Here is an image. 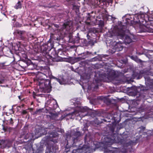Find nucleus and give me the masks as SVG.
<instances>
[{
    "instance_id": "f257e3e1",
    "label": "nucleus",
    "mask_w": 153,
    "mask_h": 153,
    "mask_svg": "<svg viewBox=\"0 0 153 153\" xmlns=\"http://www.w3.org/2000/svg\"><path fill=\"white\" fill-rule=\"evenodd\" d=\"M123 19H125V21H123L121 25H116L111 31V36H120L123 38L126 33H128L129 30L128 29L127 25H130L133 27L134 24V15H127L122 17Z\"/></svg>"
},
{
    "instance_id": "f03ea898",
    "label": "nucleus",
    "mask_w": 153,
    "mask_h": 153,
    "mask_svg": "<svg viewBox=\"0 0 153 153\" xmlns=\"http://www.w3.org/2000/svg\"><path fill=\"white\" fill-rule=\"evenodd\" d=\"M80 102L79 101H76L74 102V104L75 106V109L74 111L67 114L65 116H71L70 117V119H73L74 116L78 117L79 116L81 118L85 117L86 115L87 112L89 110V108L87 107H82L80 105Z\"/></svg>"
},
{
    "instance_id": "7ed1b4c3",
    "label": "nucleus",
    "mask_w": 153,
    "mask_h": 153,
    "mask_svg": "<svg viewBox=\"0 0 153 153\" xmlns=\"http://www.w3.org/2000/svg\"><path fill=\"white\" fill-rule=\"evenodd\" d=\"M118 72L113 70L110 69L107 71V73L99 74V77L95 78L94 83L95 84L94 88H97L101 85V82L104 80L105 78L113 79L119 76Z\"/></svg>"
},
{
    "instance_id": "20e7f679",
    "label": "nucleus",
    "mask_w": 153,
    "mask_h": 153,
    "mask_svg": "<svg viewBox=\"0 0 153 153\" xmlns=\"http://www.w3.org/2000/svg\"><path fill=\"white\" fill-rule=\"evenodd\" d=\"M58 135V134L56 132H52L49 136L46 137V140L47 141H51L53 143L50 146H47L45 153H55L56 150L58 149V146L55 143H57V139L56 138Z\"/></svg>"
},
{
    "instance_id": "39448f33",
    "label": "nucleus",
    "mask_w": 153,
    "mask_h": 153,
    "mask_svg": "<svg viewBox=\"0 0 153 153\" xmlns=\"http://www.w3.org/2000/svg\"><path fill=\"white\" fill-rule=\"evenodd\" d=\"M40 91L44 93H49L51 90L50 80L42 78L38 80Z\"/></svg>"
},
{
    "instance_id": "423d86ee",
    "label": "nucleus",
    "mask_w": 153,
    "mask_h": 153,
    "mask_svg": "<svg viewBox=\"0 0 153 153\" xmlns=\"http://www.w3.org/2000/svg\"><path fill=\"white\" fill-rule=\"evenodd\" d=\"M57 56L56 52L55 49L51 48V49L49 50L48 54L46 57L48 59V62L51 61V60L52 61L55 62H59L61 61V60L58 58H56Z\"/></svg>"
},
{
    "instance_id": "0eeeda50",
    "label": "nucleus",
    "mask_w": 153,
    "mask_h": 153,
    "mask_svg": "<svg viewBox=\"0 0 153 153\" xmlns=\"http://www.w3.org/2000/svg\"><path fill=\"white\" fill-rule=\"evenodd\" d=\"M11 59L7 56H1L2 62H0V69H4L5 67L9 65L13 62Z\"/></svg>"
},
{
    "instance_id": "6e6552de",
    "label": "nucleus",
    "mask_w": 153,
    "mask_h": 153,
    "mask_svg": "<svg viewBox=\"0 0 153 153\" xmlns=\"http://www.w3.org/2000/svg\"><path fill=\"white\" fill-rule=\"evenodd\" d=\"M116 138L112 137L111 138L109 137L106 136L104 138V140L102 141L103 143L107 146L109 147L114 142L116 141Z\"/></svg>"
},
{
    "instance_id": "1a4fd4ad",
    "label": "nucleus",
    "mask_w": 153,
    "mask_h": 153,
    "mask_svg": "<svg viewBox=\"0 0 153 153\" xmlns=\"http://www.w3.org/2000/svg\"><path fill=\"white\" fill-rule=\"evenodd\" d=\"M49 44H45L40 47L41 52L43 54V55H45L46 57L48 51L51 49V47L49 45Z\"/></svg>"
},
{
    "instance_id": "9d476101",
    "label": "nucleus",
    "mask_w": 153,
    "mask_h": 153,
    "mask_svg": "<svg viewBox=\"0 0 153 153\" xmlns=\"http://www.w3.org/2000/svg\"><path fill=\"white\" fill-rule=\"evenodd\" d=\"M113 47L112 51L113 53L115 52L116 51H122L123 48V47L122 45V44L120 42H116L114 41L113 42Z\"/></svg>"
},
{
    "instance_id": "9b49d317",
    "label": "nucleus",
    "mask_w": 153,
    "mask_h": 153,
    "mask_svg": "<svg viewBox=\"0 0 153 153\" xmlns=\"http://www.w3.org/2000/svg\"><path fill=\"white\" fill-rule=\"evenodd\" d=\"M134 145V142L131 140L129 141L128 142H126L124 143L123 145L124 147H127V149L128 151L129 152L133 151V146Z\"/></svg>"
},
{
    "instance_id": "f8f14e48",
    "label": "nucleus",
    "mask_w": 153,
    "mask_h": 153,
    "mask_svg": "<svg viewBox=\"0 0 153 153\" xmlns=\"http://www.w3.org/2000/svg\"><path fill=\"white\" fill-rule=\"evenodd\" d=\"M0 145L3 147H10L11 145V142L7 140H0Z\"/></svg>"
},
{
    "instance_id": "ddd939ff",
    "label": "nucleus",
    "mask_w": 153,
    "mask_h": 153,
    "mask_svg": "<svg viewBox=\"0 0 153 153\" xmlns=\"http://www.w3.org/2000/svg\"><path fill=\"white\" fill-rule=\"evenodd\" d=\"M72 27V22L71 21H68L65 22L63 25L62 29H66L67 30H70Z\"/></svg>"
},
{
    "instance_id": "4468645a",
    "label": "nucleus",
    "mask_w": 153,
    "mask_h": 153,
    "mask_svg": "<svg viewBox=\"0 0 153 153\" xmlns=\"http://www.w3.org/2000/svg\"><path fill=\"white\" fill-rule=\"evenodd\" d=\"M58 107V105L56 100L50 101L49 107L51 109L55 110Z\"/></svg>"
},
{
    "instance_id": "2eb2a0df",
    "label": "nucleus",
    "mask_w": 153,
    "mask_h": 153,
    "mask_svg": "<svg viewBox=\"0 0 153 153\" xmlns=\"http://www.w3.org/2000/svg\"><path fill=\"white\" fill-rule=\"evenodd\" d=\"M27 68L30 70H33L36 68V65L33 63L30 60H28L26 63Z\"/></svg>"
},
{
    "instance_id": "dca6fc26",
    "label": "nucleus",
    "mask_w": 153,
    "mask_h": 153,
    "mask_svg": "<svg viewBox=\"0 0 153 153\" xmlns=\"http://www.w3.org/2000/svg\"><path fill=\"white\" fill-rule=\"evenodd\" d=\"M139 27L141 32H150L151 31L150 30V28L143 24H140Z\"/></svg>"
},
{
    "instance_id": "f3484780",
    "label": "nucleus",
    "mask_w": 153,
    "mask_h": 153,
    "mask_svg": "<svg viewBox=\"0 0 153 153\" xmlns=\"http://www.w3.org/2000/svg\"><path fill=\"white\" fill-rule=\"evenodd\" d=\"M94 3L97 5L102 7V6L104 5L106 2L105 0H94Z\"/></svg>"
},
{
    "instance_id": "a211bd4d",
    "label": "nucleus",
    "mask_w": 153,
    "mask_h": 153,
    "mask_svg": "<svg viewBox=\"0 0 153 153\" xmlns=\"http://www.w3.org/2000/svg\"><path fill=\"white\" fill-rule=\"evenodd\" d=\"M52 78L55 79L57 82H58L60 84H64L65 82V80L63 77L61 76L59 77L58 78H57L53 76H52Z\"/></svg>"
},
{
    "instance_id": "6ab92c4d",
    "label": "nucleus",
    "mask_w": 153,
    "mask_h": 153,
    "mask_svg": "<svg viewBox=\"0 0 153 153\" xmlns=\"http://www.w3.org/2000/svg\"><path fill=\"white\" fill-rule=\"evenodd\" d=\"M74 136H76V138H74L73 139L74 143H75L78 140L79 136H80L81 133L79 131H76V132H74Z\"/></svg>"
},
{
    "instance_id": "aec40b11",
    "label": "nucleus",
    "mask_w": 153,
    "mask_h": 153,
    "mask_svg": "<svg viewBox=\"0 0 153 153\" xmlns=\"http://www.w3.org/2000/svg\"><path fill=\"white\" fill-rule=\"evenodd\" d=\"M79 55L80 56L76 58V59H85L87 57V53L86 52L83 53H81L80 54H79Z\"/></svg>"
},
{
    "instance_id": "412c9836",
    "label": "nucleus",
    "mask_w": 153,
    "mask_h": 153,
    "mask_svg": "<svg viewBox=\"0 0 153 153\" xmlns=\"http://www.w3.org/2000/svg\"><path fill=\"white\" fill-rule=\"evenodd\" d=\"M85 148V146H83L81 149H74L73 150L72 153H81L83 152V151Z\"/></svg>"
},
{
    "instance_id": "4be33fe9",
    "label": "nucleus",
    "mask_w": 153,
    "mask_h": 153,
    "mask_svg": "<svg viewBox=\"0 0 153 153\" xmlns=\"http://www.w3.org/2000/svg\"><path fill=\"white\" fill-rule=\"evenodd\" d=\"M33 137L32 134L30 133H28L25 136L24 138L25 140L28 139V141L31 140Z\"/></svg>"
},
{
    "instance_id": "5701e85b",
    "label": "nucleus",
    "mask_w": 153,
    "mask_h": 153,
    "mask_svg": "<svg viewBox=\"0 0 153 153\" xmlns=\"http://www.w3.org/2000/svg\"><path fill=\"white\" fill-rule=\"evenodd\" d=\"M132 41V39L128 35H126L124 39V42L126 44H128Z\"/></svg>"
},
{
    "instance_id": "b1692460",
    "label": "nucleus",
    "mask_w": 153,
    "mask_h": 153,
    "mask_svg": "<svg viewBox=\"0 0 153 153\" xmlns=\"http://www.w3.org/2000/svg\"><path fill=\"white\" fill-rule=\"evenodd\" d=\"M22 1H19L14 6V7L16 9H21L22 7Z\"/></svg>"
},
{
    "instance_id": "393cba45",
    "label": "nucleus",
    "mask_w": 153,
    "mask_h": 153,
    "mask_svg": "<svg viewBox=\"0 0 153 153\" xmlns=\"http://www.w3.org/2000/svg\"><path fill=\"white\" fill-rule=\"evenodd\" d=\"M72 4L73 5V9L74 10L76 13L78 12L79 11V7L75 4L73 3Z\"/></svg>"
},
{
    "instance_id": "a878e982",
    "label": "nucleus",
    "mask_w": 153,
    "mask_h": 153,
    "mask_svg": "<svg viewBox=\"0 0 153 153\" xmlns=\"http://www.w3.org/2000/svg\"><path fill=\"white\" fill-rule=\"evenodd\" d=\"M51 115L50 116V117L52 119H56L58 115L59 114L57 113H50Z\"/></svg>"
},
{
    "instance_id": "bb28decb",
    "label": "nucleus",
    "mask_w": 153,
    "mask_h": 153,
    "mask_svg": "<svg viewBox=\"0 0 153 153\" xmlns=\"http://www.w3.org/2000/svg\"><path fill=\"white\" fill-rule=\"evenodd\" d=\"M16 33L18 35L21 37H22L24 36V34L25 33V32L24 31L18 30L16 31Z\"/></svg>"
},
{
    "instance_id": "cd10ccee",
    "label": "nucleus",
    "mask_w": 153,
    "mask_h": 153,
    "mask_svg": "<svg viewBox=\"0 0 153 153\" xmlns=\"http://www.w3.org/2000/svg\"><path fill=\"white\" fill-rule=\"evenodd\" d=\"M46 112V113H48V110H47V109H45V110H44V109L43 108H42L41 109H39L38 110H37L36 111V113H41V112Z\"/></svg>"
},
{
    "instance_id": "c85d7f7f",
    "label": "nucleus",
    "mask_w": 153,
    "mask_h": 153,
    "mask_svg": "<svg viewBox=\"0 0 153 153\" xmlns=\"http://www.w3.org/2000/svg\"><path fill=\"white\" fill-rule=\"evenodd\" d=\"M111 102V99L108 98H105L104 100V102L108 105Z\"/></svg>"
},
{
    "instance_id": "c756f323",
    "label": "nucleus",
    "mask_w": 153,
    "mask_h": 153,
    "mask_svg": "<svg viewBox=\"0 0 153 153\" xmlns=\"http://www.w3.org/2000/svg\"><path fill=\"white\" fill-rule=\"evenodd\" d=\"M93 13H94V12L93 11H92L91 13H88V16L87 17V21H90L91 20V17H92V15H91V14Z\"/></svg>"
},
{
    "instance_id": "7c9ffc66",
    "label": "nucleus",
    "mask_w": 153,
    "mask_h": 153,
    "mask_svg": "<svg viewBox=\"0 0 153 153\" xmlns=\"http://www.w3.org/2000/svg\"><path fill=\"white\" fill-rule=\"evenodd\" d=\"M43 150V147L40 146L39 148H38L37 150V152L38 153H41Z\"/></svg>"
},
{
    "instance_id": "2f4dec72",
    "label": "nucleus",
    "mask_w": 153,
    "mask_h": 153,
    "mask_svg": "<svg viewBox=\"0 0 153 153\" xmlns=\"http://www.w3.org/2000/svg\"><path fill=\"white\" fill-rule=\"evenodd\" d=\"M110 117H111V119H112V117H109V118H106L103 119V121L104 122H111Z\"/></svg>"
},
{
    "instance_id": "473e14b6",
    "label": "nucleus",
    "mask_w": 153,
    "mask_h": 153,
    "mask_svg": "<svg viewBox=\"0 0 153 153\" xmlns=\"http://www.w3.org/2000/svg\"><path fill=\"white\" fill-rule=\"evenodd\" d=\"M8 123L11 125H13V120L12 118H11L10 120H8Z\"/></svg>"
},
{
    "instance_id": "72a5a7b5",
    "label": "nucleus",
    "mask_w": 153,
    "mask_h": 153,
    "mask_svg": "<svg viewBox=\"0 0 153 153\" xmlns=\"http://www.w3.org/2000/svg\"><path fill=\"white\" fill-rule=\"evenodd\" d=\"M67 142H68V141H67ZM68 143H67L66 144V145L65 146V151L67 152V153L69 151V149L68 148L67 145H68Z\"/></svg>"
},
{
    "instance_id": "f704fd0d",
    "label": "nucleus",
    "mask_w": 153,
    "mask_h": 153,
    "mask_svg": "<svg viewBox=\"0 0 153 153\" xmlns=\"http://www.w3.org/2000/svg\"><path fill=\"white\" fill-rule=\"evenodd\" d=\"M4 77H2V78L0 79V84H2L4 82Z\"/></svg>"
},
{
    "instance_id": "c9c22d12",
    "label": "nucleus",
    "mask_w": 153,
    "mask_h": 153,
    "mask_svg": "<svg viewBox=\"0 0 153 153\" xmlns=\"http://www.w3.org/2000/svg\"><path fill=\"white\" fill-rule=\"evenodd\" d=\"M145 128L143 126H141L138 129H140V130H139L140 132H141L142 131H143Z\"/></svg>"
},
{
    "instance_id": "e433bc0d",
    "label": "nucleus",
    "mask_w": 153,
    "mask_h": 153,
    "mask_svg": "<svg viewBox=\"0 0 153 153\" xmlns=\"http://www.w3.org/2000/svg\"><path fill=\"white\" fill-rule=\"evenodd\" d=\"M97 59V57H95L94 58H93L91 59V61H94L96 60Z\"/></svg>"
},
{
    "instance_id": "4c0bfd02",
    "label": "nucleus",
    "mask_w": 153,
    "mask_h": 153,
    "mask_svg": "<svg viewBox=\"0 0 153 153\" xmlns=\"http://www.w3.org/2000/svg\"><path fill=\"white\" fill-rule=\"evenodd\" d=\"M17 16L16 15L14 16H13V18L12 19V20L15 21H16V19L17 18Z\"/></svg>"
},
{
    "instance_id": "58836bf2",
    "label": "nucleus",
    "mask_w": 153,
    "mask_h": 153,
    "mask_svg": "<svg viewBox=\"0 0 153 153\" xmlns=\"http://www.w3.org/2000/svg\"><path fill=\"white\" fill-rule=\"evenodd\" d=\"M141 15H137V14L134 15V17H136L137 18L139 19Z\"/></svg>"
},
{
    "instance_id": "ea45409f",
    "label": "nucleus",
    "mask_w": 153,
    "mask_h": 153,
    "mask_svg": "<svg viewBox=\"0 0 153 153\" xmlns=\"http://www.w3.org/2000/svg\"><path fill=\"white\" fill-rule=\"evenodd\" d=\"M10 16H11V17H13L14 16H15V15H14L12 13V11H10V14H9Z\"/></svg>"
},
{
    "instance_id": "a19ab883",
    "label": "nucleus",
    "mask_w": 153,
    "mask_h": 153,
    "mask_svg": "<svg viewBox=\"0 0 153 153\" xmlns=\"http://www.w3.org/2000/svg\"><path fill=\"white\" fill-rule=\"evenodd\" d=\"M37 95L39 96H40L41 97H47V96L45 95L44 94H38Z\"/></svg>"
},
{
    "instance_id": "79ce46f5",
    "label": "nucleus",
    "mask_w": 153,
    "mask_h": 153,
    "mask_svg": "<svg viewBox=\"0 0 153 153\" xmlns=\"http://www.w3.org/2000/svg\"><path fill=\"white\" fill-rule=\"evenodd\" d=\"M109 16L111 17L112 21L116 19V18L115 17H113L112 16Z\"/></svg>"
},
{
    "instance_id": "37998d69",
    "label": "nucleus",
    "mask_w": 153,
    "mask_h": 153,
    "mask_svg": "<svg viewBox=\"0 0 153 153\" xmlns=\"http://www.w3.org/2000/svg\"><path fill=\"white\" fill-rule=\"evenodd\" d=\"M128 56L132 59L134 60V56H133L128 55Z\"/></svg>"
},
{
    "instance_id": "c03bdc74",
    "label": "nucleus",
    "mask_w": 153,
    "mask_h": 153,
    "mask_svg": "<svg viewBox=\"0 0 153 153\" xmlns=\"http://www.w3.org/2000/svg\"><path fill=\"white\" fill-rule=\"evenodd\" d=\"M49 69L48 67H47V68L45 70V72H48V73L49 72Z\"/></svg>"
},
{
    "instance_id": "a18cd8bd",
    "label": "nucleus",
    "mask_w": 153,
    "mask_h": 153,
    "mask_svg": "<svg viewBox=\"0 0 153 153\" xmlns=\"http://www.w3.org/2000/svg\"><path fill=\"white\" fill-rule=\"evenodd\" d=\"M121 60L124 63H126L127 62V61L126 60Z\"/></svg>"
},
{
    "instance_id": "49530a36",
    "label": "nucleus",
    "mask_w": 153,
    "mask_h": 153,
    "mask_svg": "<svg viewBox=\"0 0 153 153\" xmlns=\"http://www.w3.org/2000/svg\"><path fill=\"white\" fill-rule=\"evenodd\" d=\"M67 1L70 3V4L71 2H72L73 0H67Z\"/></svg>"
},
{
    "instance_id": "de8ad7c7",
    "label": "nucleus",
    "mask_w": 153,
    "mask_h": 153,
    "mask_svg": "<svg viewBox=\"0 0 153 153\" xmlns=\"http://www.w3.org/2000/svg\"><path fill=\"white\" fill-rule=\"evenodd\" d=\"M26 112H27L25 110H24L23 111V114H26Z\"/></svg>"
},
{
    "instance_id": "09e8293b",
    "label": "nucleus",
    "mask_w": 153,
    "mask_h": 153,
    "mask_svg": "<svg viewBox=\"0 0 153 153\" xmlns=\"http://www.w3.org/2000/svg\"><path fill=\"white\" fill-rule=\"evenodd\" d=\"M87 37L88 39H89L90 36L88 34H87Z\"/></svg>"
},
{
    "instance_id": "8fccbe9b",
    "label": "nucleus",
    "mask_w": 153,
    "mask_h": 153,
    "mask_svg": "<svg viewBox=\"0 0 153 153\" xmlns=\"http://www.w3.org/2000/svg\"><path fill=\"white\" fill-rule=\"evenodd\" d=\"M64 117H63V116H62L61 117V118L59 119V120H62L63 119V118H64Z\"/></svg>"
},
{
    "instance_id": "3c124183",
    "label": "nucleus",
    "mask_w": 153,
    "mask_h": 153,
    "mask_svg": "<svg viewBox=\"0 0 153 153\" xmlns=\"http://www.w3.org/2000/svg\"><path fill=\"white\" fill-rule=\"evenodd\" d=\"M19 98V99L20 100H21V97L20 96H18Z\"/></svg>"
},
{
    "instance_id": "603ef678",
    "label": "nucleus",
    "mask_w": 153,
    "mask_h": 153,
    "mask_svg": "<svg viewBox=\"0 0 153 153\" xmlns=\"http://www.w3.org/2000/svg\"><path fill=\"white\" fill-rule=\"evenodd\" d=\"M6 107V106H4L3 107V110H4V108Z\"/></svg>"
},
{
    "instance_id": "864d4df0",
    "label": "nucleus",
    "mask_w": 153,
    "mask_h": 153,
    "mask_svg": "<svg viewBox=\"0 0 153 153\" xmlns=\"http://www.w3.org/2000/svg\"><path fill=\"white\" fill-rule=\"evenodd\" d=\"M31 37H32V39H34V36H33L32 35V36H31Z\"/></svg>"
},
{
    "instance_id": "5fc2aeb1",
    "label": "nucleus",
    "mask_w": 153,
    "mask_h": 153,
    "mask_svg": "<svg viewBox=\"0 0 153 153\" xmlns=\"http://www.w3.org/2000/svg\"><path fill=\"white\" fill-rule=\"evenodd\" d=\"M136 23H138V22H140V20H139L138 21H137L136 22Z\"/></svg>"
},
{
    "instance_id": "6e6d98bb",
    "label": "nucleus",
    "mask_w": 153,
    "mask_h": 153,
    "mask_svg": "<svg viewBox=\"0 0 153 153\" xmlns=\"http://www.w3.org/2000/svg\"><path fill=\"white\" fill-rule=\"evenodd\" d=\"M86 23H87L88 24H90V22H87Z\"/></svg>"
},
{
    "instance_id": "4d7b16f0",
    "label": "nucleus",
    "mask_w": 153,
    "mask_h": 153,
    "mask_svg": "<svg viewBox=\"0 0 153 153\" xmlns=\"http://www.w3.org/2000/svg\"><path fill=\"white\" fill-rule=\"evenodd\" d=\"M4 15V16H6V14L4 13H2Z\"/></svg>"
},
{
    "instance_id": "13d9d810",
    "label": "nucleus",
    "mask_w": 153,
    "mask_h": 153,
    "mask_svg": "<svg viewBox=\"0 0 153 153\" xmlns=\"http://www.w3.org/2000/svg\"><path fill=\"white\" fill-rule=\"evenodd\" d=\"M134 74V71H133L132 75H133Z\"/></svg>"
},
{
    "instance_id": "bf43d9fd",
    "label": "nucleus",
    "mask_w": 153,
    "mask_h": 153,
    "mask_svg": "<svg viewBox=\"0 0 153 153\" xmlns=\"http://www.w3.org/2000/svg\"><path fill=\"white\" fill-rule=\"evenodd\" d=\"M33 97L34 98H35V97L34 96H33Z\"/></svg>"
},
{
    "instance_id": "052dcab7",
    "label": "nucleus",
    "mask_w": 153,
    "mask_h": 153,
    "mask_svg": "<svg viewBox=\"0 0 153 153\" xmlns=\"http://www.w3.org/2000/svg\"><path fill=\"white\" fill-rule=\"evenodd\" d=\"M88 148V147H87L86 148V149H87Z\"/></svg>"
},
{
    "instance_id": "680f3d73",
    "label": "nucleus",
    "mask_w": 153,
    "mask_h": 153,
    "mask_svg": "<svg viewBox=\"0 0 153 153\" xmlns=\"http://www.w3.org/2000/svg\"><path fill=\"white\" fill-rule=\"evenodd\" d=\"M94 53L95 54H96V52H95Z\"/></svg>"
},
{
    "instance_id": "e2e57ef3",
    "label": "nucleus",
    "mask_w": 153,
    "mask_h": 153,
    "mask_svg": "<svg viewBox=\"0 0 153 153\" xmlns=\"http://www.w3.org/2000/svg\"><path fill=\"white\" fill-rule=\"evenodd\" d=\"M126 71L125 72H124V73H126Z\"/></svg>"
},
{
    "instance_id": "0e129e2a",
    "label": "nucleus",
    "mask_w": 153,
    "mask_h": 153,
    "mask_svg": "<svg viewBox=\"0 0 153 153\" xmlns=\"http://www.w3.org/2000/svg\"><path fill=\"white\" fill-rule=\"evenodd\" d=\"M97 76V74H96L95 76Z\"/></svg>"
},
{
    "instance_id": "69168bd1",
    "label": "nucleus",
    "mask_w": 153,
    "mask_h": 153,
    "mask_svg": "<svg viewBox=\"0 0 153 153\" xmlns=\"http://www.w3.org/2000/svg\"><path fill=\"white\" fill-rule=\"evenodd\" d=\"M50 45H51V43H50Z\"/></svg>"
}]
</instances>
